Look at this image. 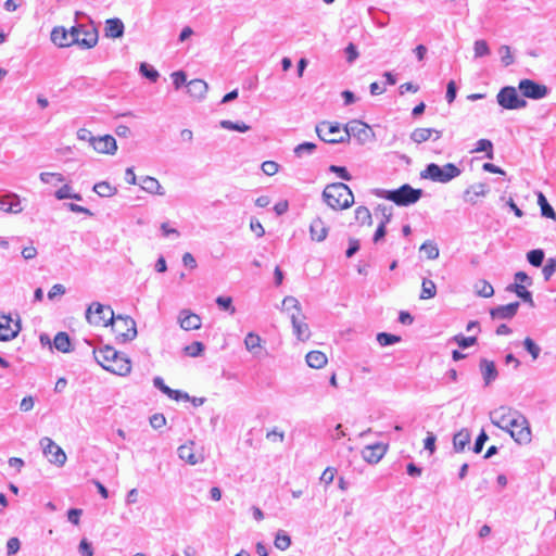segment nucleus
<instances>
[{"mask_svg": "<svg viewBox=\"0 0 556 556\" xmlns=\"http://www.w3.org/2000/svg\"><path fill=\"white\" fill-rule=\"evenodd\" d=\"M491 422L508 432L516 443L523 445L531 442V429L527 418L510 408L501 406L490 413Z\"/></svg>", "mask_w": 556, "mask_h": 556, "instance_id": "obj_1", "label": "nucleus"}, {"mask_svg": "<svg viewBox=\"0 0 556 556\" xmlns=\"http://www.w3.org/2000/svg\"><path fill=\"white\" fill-rule=\"evenodd\" d=\"M93 355L97 363L112 374L127 376L131 371L130 359L117 352L113 346L105 345L104 348L93 350Z\"/></svg>", "mask_w": 556, "mask_h": 556, "instance_id": "obj_2", "label": "nucleus"}, {"mask_svg": "<svg viewBox=\"0 0 556 556\" xmlns=\"http://www.w3.org/2000/svg\"><path fill=\"white\" fill-rule=\"evenodd\" d=\"M323 200L332 210H345L353 205L354 195L348 185L332 182L325 187Z\"/></svg>", "mask_w": 556, "mask_h": 556, "instance_id": "obj_3", "label": "nucleus"}, {"mask_svg": "<svg viewBox=\"0 0 556 556\" xmlns=\"http://www.w3.org/2000/svg\"><path fill=\"white\" fill-rule=\"evenodd\" d=\"M422 193L421 189H415L410 185L405 184L393 190H378L376 194L394 202L399 206H408L418 202Z\"/></svg>", "mask_w": 556, "mask_h": 556, "instance_id": "obj_4", "label": "nucleus"}, {"mask_svg": "<svg viewBox=\"0 0 556 556\" xmlns=\"http://www.w3.org/2000/svg\"><path fill=\"white\" fill-rule=\"evenodd\" d=\"M460 174L462 169L453 163H446L443 166L430 163L420 172V178L429 179L434 182L447 184Z\"/></svg>", "mask_w": 556, "mask_h": 556, "instance_id": "obj_5", "label": "nucleus"}, {"mask_svg": "<svg viewBox=\"0 0 556 556\" xmlns=\"http://www.w3.org/2000/svg\"><path fill=\"white\" fill-rule=\"evenodd\" d=\"M118 343L132 341L137 337V326L134 318L127 315H114L113 321L109 323Z\"/></svg>", "mask_w": 556, "mask_h": 556, "instance_id": "obj_6", "label": "nucleus"}, {"mask_svg": "<svg viewBox=\"0 0 556 556\" xmlns=\"http://www.w3.org/2000/svg\"><path fill=\"white\" fill-rule=\"evenodd\" d=\"M80 16H85V14L83 12H76L75 21L78 22V18ZM75 28H77L78 30V41H76V45H78L80 48L91 49L98 43V29L92 24V22H90L89 24L76 23Z\"/></svg>", "mask_w": 556, "mask_h": 556, "instance_id": "obj_7", "label": "nucleus"}, {"mask_svg": "<svg viewBox=\"0 0 556 556\" xmlns=\"http://www.w3.org/2000/svg\"><path fill=\"white\" fill-rule=\"evenodd\" d=\"M86 319L91 325H103L108 327L109 323L114 319V312L109 305L92 302L86 311Z\"/></svg>", "mask_w": 556, "mask_h": 556, "instance_id": "obj_8", "label": "nucleus"}, {"mask_svg": "<svg viewBox=\"0 0 556 556\" xmlns=\"http://www.w3.org/2000/svg\"><path fill=\"white\" fill-rule=\"evenodd\" d=\"M316 134L320 140L327 143H343L344 139V128L341 129L339 123H331L328 121H323L316 125Z\"/></svg>", "mask_w": 556, "mask_h": 556, "instance_id": "obj_9", "label": "nucleus"}, {"mask_svg": "<svg viewBox=\"0 0 556 556\" xmlns=\"http://www.w3.org/2000/svg\"><path fill=\"white\" fill-rule=\"evenodd\" d=\"M497 103L506 110H519L527 106V101L518 96L516 88L503 87L496 96Z\"/></svg>", "mask_w": 556, "mask_h": 556, "instance_id": "obj_10", "label": "nucleus"}, {"mask_svg": "<svg viewBox=\"0 0 556 556\" xmlns=\"http://www.w3.org/2000/svg\"><path fill=\"white\" fill-rule=\"evenodd\" d=\"M77 31L75 25L70 29L63 26H55L51 31V41L60 48L71 47L78 41Z\"/></svg>", "mask_w": 556, "mask_h": 556, "instance_id": "obj_11", "label": "nucleus"}, {"mask_svg": "<svg viewBox=\"0 0 556 556\" xmlns=\"http://www.w3.org/2000/svg\"><path fill=\"white\" fill-rule=\"evenodd\" d=\"M371 136L370 128L361 121H352L344 126V139L349 142L354 137L359 143H365Z\"/></svg>", "mask_w": 556, "mask_h": 556, "instance_id": "obj_12", "label": "nucleus"}, {"mask_svg": "<svg viewBox=\"0 0 556 556\" xmlns=\"http://www.w3.org/2000/svg\"><path fill=\"white\" fill-rule=\"evenodd\" d=\"M518 89L523 97L533 100L543 99L549 92V89L545 85L539 84L532 79H521Z\"/></svg>", "mask_w": 556, "mask_h": 556, "instance_id": "obj_13", "label": "nucleus"}, {"mask_svg": "<svg viewBox=\"0 0 556 556\" xmlns=\"http://www.w3.org/2000/svg\"><path fill=\"white\" fill-rule=\"evenodd\" d=\"M40 446L49 462L58 466H63L66 462V454L50 438L45 437L40 440Z\"/></svg>", "mask_w": 556, "mask_h": 556, "instance_id": "obj_14", "label": "nucleus"}, {"mask_svg": "<svg viewBox=\"0 0 556 556\" xmlns=\"http://www.w3.org/2000/svg\"><path fill=\"white\" fill-rule=\"evenodd\" d=\"M21 330L20 319L13 320L11 316L0 314V341L14 339Z\"/></svg>", "mask_w": 556, "mask_h": 556, "instance_id": "obj_15", "label": "nucleus"}, {"mask_svg": "<svg viewBox=\"0 0 556 556\" xmlns=\"http://www.w3.org/2000/svg\"><path fill=\"white\" fill-rule=\"evenodd\" d=\"M98 153L114 154L117 150V143L113 136L104 135L96 137L91 146Z\"/></svg>", "mask_w": 556, "mask_h": 556, "instance_id": "obj_16", "label": "nucleus"}, {"mask_svg": "<svg viewBox=\"0 0 556 556\" xmlns=\"http://www.w3.org/2000/svg\"><path fill=\"white\" fill-rule=\"evenodd\" d=\"M0 210L7 213L17 214L23 211L20 197L15 193L0 194Z\"/></svg>", "mask_w": 556, "mask_h": 556, "instance_id": "obj_17", "label": "nucleus"}, {"mask_svg": "<svg viewBox=\"0 0 556 556\" xmlns=\"http://www.w3.org/2000/svg\"><path fill=\"white\" fill-rule=\"evenodd\" d=\"M386 453L387 445H383L382 443H376L365 446V448L362 451V456L367 463L377 464Z\"/></svg>", "mask_w": 556, "mask_h": 556, "instance_id": "obj_18", "label": "nucleus"}, {"mask_svg": "<svg viewBox=\"0 0 556 556\" xmlns=\"http://www.w3.org/2000/svg\"><path fill=\"white\" fill-rule=\"evenodd\" d=\"M179 325L184 330H197L201 328V318L199 315L188 309H182L179 314Z\"/></svg>", "mask_w": 556, "mask_h": 556, "instance_id": "obj_19", "label": "nucleus"}, {"mask_svg": "<svg viewBox=\"0 0 556 556\" xmlns=\"http://www.w3.org/2000/svg\"><path fill=\"white\" fill-rule=\"evenodd\" d=\"M125 31L124 23L118 17H112L105 21L104 36L112 39L122 38Z\"/></svg>", "mask_w": 556, "mask_h": 556, "instance_id": "obj_20", "label": "nucleus"}, {"mask_svg": "<svg viewBox=\"0 0 556 556\" xmlns=\"http://www.w3.org/2000/svg\"><path fill=\"white\" fill-rule=\"evenodd\" d=\"M519 305V302L500 305L492 308L490 314L493 319H510L517 314Z\"/></svg>", "mask_w": 556, "mask_h": 556, "instance_id": "obj_21", "label": "nucleus"}, {"mask_svg": "<svg viewBox=\"0 0 556 556\" xmlns=\"http://www.w3.org/2000/svg\"><path fill=\"white\" fill-rule=\"evenodd\" d=\"M178 456L180 459L187 462L190 465H197L203 460L202 455H198L194 452V443L189 442L178 447Z\"/></svg>", "mask_w": 556, "mask_h": 556, "instance_id": "obj_22", "label": "nucleus"}, {"mask_svg": "<svg viewBox=\"0 0 556 556\" xmlns=\"http://www.w3.org/2000/svg\"><path fill=\"white\" fill-rule=\"evenodd\" d=\"M301 315H295V313L290 314V319L292 323L293 333L301 341H305L309 339L311 332L308 325L300 319Z\"/></svg>", "mask_w": 556, "mask_h": 556, "instance_id": "obj_23", "label": "nucleus"}, {"mask_svg": "<svg viewBox=\"0 0 556 556\" xmlns=\"http://www.w3.org/2000/svg\"><path fill=\"white\" fill-rule=\"evenodd\" d=\"M328 227L325 222L316 217L309 226L311 238L317 242L324 241L328 236Z\"/></svg>", "mask_w": 556, "mask_h": 556, "instance_id": "obj_24", "label": "nucleus"}, {"mask_svg": "<svg viewBox=\"0 0 556 556\" xmlns=\"http://www.w3.org/2000/svg\"><path fill=\"white\" fill-rule=\"evenodd\" d=\"M432 135H435L434 140H438L441 138L442 131L434 128H416L410 134V139L416 143H422L429 140Z\"/></svg>", "mask_w": 556, "mask_h": 556, "instance_id": "obj_25", "label": "nucleus"}, {"mask_svg": "<svg viewBox=\"0 0 556 556\" xmlns=\"http://www.w3.org/2000/svg\"><path fill=\"white\" fill-rule=\"evenodd\" d=\"M488 192L485 184H475L467 188L464 192V201L475 204L478 197H484Z\"/></svg>", "mask_w": 556, "mask_h": 556, "instance_id": "obj_26", "label": "nucleus"}, {"mask_svg": "<svg viewBox=\"0 0 556 556\" xmlns=\"http://www.w3.org/2000/svg\"><path fill=\"white\" fill-rule=\"evenodd\" d=\"M480 370H481L485 386H489L497 377V370H496L494 362L482 358L480 361Z\"/></svg>", "mask_w": 556, "mask_h": 556, "instance_id": "obj_27", "label": "nucleus"}, {"mask_svg": "<svg viewBox=\"0 0 556 556\" xmlns=\"http://www.w3.org/2000/svg\"><path fill=\"white\" fill-rule=\"evenodd\" d=\"M140 187L152 194L164 195L165 190L159 182V180L151 176H146L141 179Z\"/></svg>", "mask_w": 556, "mask_h": 556, "instance_id": "obj_28", "label": "nucleus"}, {"mask_svg": "<svg viewBox=\"0 0 556 556\" xmlns=\"http://www.w3.org/2000/svg\"><path fill=\"white\" fill-rule=\"evenodd\" d=\"M471 434L468 429L464 428L456 432L453 437V448L456 453H460L470 442Z\"/></svg>", "mask_w": 556, "mask_h": 556, "instance_id": "obj_29", "label": "nucleus"}, {"mask_svg": "<svg viewBox=\"0 0 556 556\" xmlns=\"http://www.w3.org/2000/svg\"><path fill=\"white\" fill-rule=\"evenodd\" d=\"M188 93L193 97L201 99L207 91V84L202 79H192L187 84Z\"/></svg>", "mask_w": 556, "mask_h": 556, "instance_id": "obj_30", "label": "nucleus"}, {"mask_svg": "<svg viewBox=\"0 0 556 556\" xmlns=\"http://www.w3.org/2000/svg\"><path fill=\"white\" fill-rule=\"evenodd\" d=\"M507 291L516 293L523 302L528 303L531 307L534 306L532 293L528 291L525 286L520 283H513L506 288Z\"/></svg>", "mask_w": 556, "mask_h": 556, "instance_id": "obj_31", "label": "nucleus"}, {"mask_svg": "<svg viewBox=\"0 0 556 556\" xmlns=\"http://www.w3.org/2000/svg\"><path fill=\"white\" fill-rule=\"evenodd\" d=\"M306 363L312 368H323L327 364V356L320 351H311L306 354Z\"/></svg>", "mask_w": 556, "mask_h": 556, "instance_id": "obj_32", "label": "nucleus"}, {"mask_svg": "<svg viewBox=\"0 0 556 556\" xmlns=\"http://www.w3.org/2000/svg\"><path fill=\"white\" fill-rule=\"evenodd\" d=\"M54 348L62 352L67 353L71 351V339L66 332H58L53 340Z\"/></svg>", "mask_w": 556, "mask_h": 556, "instance_id": "obj_33", "label": "nucleus"}, {"mask_svg": "<svg viewBox=\"0 0 556 556\" xmlns=\"http://www.w3.org/2000/svg\"><path fill=\"white\" fill-rule=\"evenodd\" d=\"M282 309L286 311L289 315L291 313H295V315H302L301 304L294 296H286L282 300Z\"/></svg>", "mask_w": 556, "mask_h": 556, "instance_id": "obj_34", "label": "nucleus"}, {"mask_svg": "<svg viewBox=\"0 0 556 556\" xmlns=\"http://www.w3.org/2000/svg\"><path fill=\"white\" fill-rule=\"evenodd\" d=\"M92 189L98 195L103 198L113 197L117 192V189L108 181L97 182Z\"/></svg>", "mask_w": 556, "mask_h": 556, "instance_id": "obj_35", "label": "nucleus"}, {"mask_svg": "<svg viewBox=\"0 0 556 556\" xmlns=\"http://www.w3.org/2000/svg\"><path fill=\"white\" fill-rule=\"evenodd\" d=\"M538 204L541 207L542 216L552 218V219H556V213H555L554 208L547 202L545 195L542 192H540L538 194Z\"/></svg>", "mask_w": 556, "mask_h": 556, "instance_id": "obj_36", "label": "nucleus"}, {"mask_svg": "<svg viewBox=\"0 0 556 556\" xmlns=\"http://www.w3.org/2000/svg\"><path fill=\"white\" fill-rule=\"evenodd\" d=\"M435 294H437L435 283L430 279L424 278L422 285H421L420 299H422V300L431 299V298H434Z\"/></svg>", "mask_w": 556, "mask_h": 556, "instance_id": "obj_37", "label": "nucleus"}, {"mask_svg": "<svg viewBox=\"0 0 556 556\" xmlns=\"http://www.w3.org/2000/svg\"><path fill=\"white\" fill-rule=\"evenodd\" d=\"M219 125L224 129L239 131V132H247L251 128L249 125H247L243 122H232V121H228V119L220 121Z\"/></svg>", "mask_w": 556, "mask_h": 556, "instance_id": "obj_38", "label": "nucleus"}, {"mask_svg": "<svg viewBox=\"0 0 556 556\" xmlns=\"http://www.w3.org/2000/svg\"><path fill=\"white\" fill-rule=\"evenodd\" d=\"M355 219L361 225H368L370 226L372 224V217L370 211L366 206H358L355 210Z\"/></svg>", "mask_w": 556, "mask_h": 556, "instance_id": "obj_39", "label": "nucleus"}, {"mask_svg": "<svg viewBox=\"0 0 556 556\" xmlns=\"http://www.w3.org/2000/svg\"><path fill=\"white\" fill-rule=\"evenodd\" d=\"M544 257L545 253L542 249H534L527 253L528 262L534 267L542 266Z\"/></svg>", "mask_w": 556, "mask_h": 556, "instance_id": "obj_40", "label": "nucleus"}, {"mask_svg": "<svg viewBox=\"0 0 556 556\" xmlns=\"http://www.w3.org/2000/svg\"><path fill=\"white\" fill-rule=\"evenodd\" d=\"M261 337L254 332H249L244 339L245 349L252 353H256V349L261 348Z\"/></svg>", "mask_w": 556, "mask_h": 556, "instance_id": "obj_41", "label": "nucleus"}, {"mask_svg": "<svg viewBox=\"0 0 556 556\" xmlns=\"http://www.w3.org/2000/svg\"><path fill=\"white\" fill-rule=\"evenodd\" d=\"M275 546L280 551H286L291 545V538L282 530H279L275 536Z\"/></svg>", "mask_w": 556, "mask_h": 556, "instance_id": "obj_42", "label": "nucleus"}, {"mask_svg": "<svg viewBox=\"0 0 556 556\" xmlns=\"http://www.w3.org/2000/svg\"><path fill=\"white\" fill-rule=\"evenodd\" d=\"M475 289L477 294L482 298H490L494 294L493 287L485 280L477 282Z\"/></svg>", "mask_w": 556, "mask_h": 556, "instance_id": "obj_43", "label": "nucleus"}, {"mask_svg": "<svg viewBox=\"0 0 556 556\" xmlns=\"http://www.w3.org/2000/svg\"><path fill=\"white\" fill-rule=\"evenodd\" d=\"M473 152H486V157L493 159V143L489 139H480L476 143Z\"/></svg>", "mask_w": 556, "mask_h": 556, "instance_id": "obj_44", "label": "nucleus"}, {"mask_svg": "<svg viewBox=\"0 0 556 556\" xmlns=\"http://www.w3.org/2000/svg\"><path fill=\"white\" fill-rule=\"evenodd\" d=\"M420 251L424 252L429 260H435L439 257V248L432 241H426L421 244Z\"/></svg>", "mask_w": 556, "mask_h": 556, "instance_id": "obj_45", "label": "nucleus"}, {"mask_svg": "<svg viewBox=\"0 0 556 556\" xmlns=\"http://www.w3.org/2000/svg\"><path fill=\"white\" fill-rule=\"evenodd\" d=\"M377 341L381 346H388L400 342L401 337L387 332H379L377 334Z\"/></svg>", "mask_w": 556, "mask_h": 556, "instance_id": "obj_46", "label": "nucleus"}, {"mask_svg": "<svg viewBox=\"0 0 556 556\" xmlns=\"http://www.w3.org/2000/svg\"><path fill=\"white\" fill-rule=\"evenodd\" d=\"M316 150V144L313 142H303L298 144L294 148V154L298 157H302L304 155H309Z\"/></svg>", "mask_w": 556, "mask_h": 556, "instance_id": "obj_47", "label": "nucleus"}, {"mask_svg": "<svg viewBox=\"0 0 556 556\" xmlns=\"http://www.w3.org/2000/svg\"><path fill=\"white\" fill-rule=\"evenodd\" d=\"M140 73L142 74V76H144L147 79L153 83L156 81L157 78L160 77L159 72L153 66L147 63L140 64Z\"/></svg>", "mask_w": 556, "mask_h": 556, "instance_id": "obj_48", "label": "nucleus"}, {"mask_svg": "<svg viewBox=\"0 0 556 556\" xmlns=\"http://www.w3.org/2000/svg\"><path fill=\"white\" fill-rule=\"evenodd\" d=\"M475 58H482L490 54V48L488 42L483 39H479L475 41L473 45Z\"/></svg>", "mask_w": 556, "mask_h": 556, "instance_id": "obj_49", "label": "nucleus"}, {"mask_svg": "<svg viewBox=\"0 0 556 556\" xmlns=\"http://www.w3.org/2000/svg\"><path fill=\"white\" fill-rule=\"evenodd\" d=\"M523 346L526 351L532 356L533 359H536L539 357L541 348L531 338L525 339Z\"/></svg>", "mask_w": 556, "mask_h": 556, "instance_id": "obj_50", "label": "nucleus"}, {"mask_svg": "<svg viewBox=\"0 0 556 556\" xmlns=\"http://www.w3.org/2000/svg\"><path fill=\"white\" fill-rule=\"evenodd\" d=\"M453 341L456 342L459 348L467 349L476 344L477 338L475 336L464 337L463 334H456L455 337H453Z\"/></svg>", "mask_w": 556, "mask_h": 556, "instance_id": "obj_51", "label": "nucleus"}, {"mask_svg": "<svg viewBox=\"0 0 556 556\" xmlns=\"http://www.w3.org/2000/svg\"><path fill=\"white\" fill-rule=\"evenodd\" d=\"M556 271V257H549L543 269H542V274L544 276V279L547 281L551 279V277L555 274Z\"/></svg>", "mask_w": 556, "mask_h": 556, "instance_id": "obj_52", "label": "nucleus"}, {"mask_svg": "<svg viewBox=\"0 0 556 556\" xmlns=\"http://www.w3.org/2000/svg\"><path fill=\"white\" fill-rule=\"evenodd\" d=\"M39 178L43 184H51L54 180L55 182H63L65 180L64 176L60 173H41Z\"/></svg>", "mask_w": 556, "mask_h": 556, "instance_id": "obj_53", "label": "nucleus"}, {"mask_svg": "<svg viewBox=\"0 0 556 556\" xmlns=\"http://www.w3.org/2000/svg\"><path fill=\"white\" fill-rule=\"evenodd\" d=\"M498 52L501 54L502 62L505 66H508L514 63V58L511 55L510 47L503 45L500 47Z\"/></svg>", "mask_w": 556, "mask_h": 556, "instance_id": "obj_54", "label": "nucleus"}, {"mask_svg": "<svg viewBox=\"0 0 556 556\" xmlns=\"http://www.w3.org/2000/svg\"><path fill=\"white\" fill-rule=\"evenodd\" d=\"M392 211H393L392 206L379 204L378 207L376 208V213L381 214L382 218H381L380 223L389 224L392 218V215H393Z\"/></svg>", "mask_w": 556, "mask_h": 556, "instance_id": "obj_55", "label": "nucleus"}, {"mask_svg": "<svg viewBox=\"0 0 556 556\" xmlns=\"http://www.w3.org/2000/svg\"><path fill=\"white\" fill-rule=\"evenodd\" d=\"M216 304L224 311H230L231 314L236 312V308L232 306V299L230 296H218L216 299Z\"/></svg>", "mask_w": 556, "mask_h": 556, "instance_id": "obj_56", "label": "nucleus"}, {"mask_svg": "<svg viewBox=\"0 0 556 556\" xmlns=\"http://www.w3.org/2000/svg\"><path fill=\"white\" fill-rule=\"evenodd\" d=\"M329 170L331 173L337 174L343 180L349 181V180L352 179L351 174L349 173V170L344 166L331 165L329 167Z\"/></svg>", "mask_w": 556, "mask_h": 556, "instance_id": "obj_57", "label": "nucleus"}, {"mask_svg": "<svg viewBox=\"0 0 556 556\" xmlns=\"http://www.w3.org/2000/svg\"><path fill=\"white\" fill-rule=\"evenodd\" d=\"M279 165L274 161H265L262 164V170L267 176H273L278 172Z\"/></svg>", "mask_w": 556, "mask_h": 556, "instance_id": "obj_58", "label": "nucleus"}, {"mask_svg": "<svg viewBox=\"0 0 556 556\" xmlns=\"http://www.w3.org/2000/svg\"><path fill=\"white\" fill-rule=\"evenodd\" d=\"M336 469L332 467H327L320 477V482H323L326 486L331 484L334 480Z\"/></svg>", "mask_w": 556, "mask_h": 556, "instance_id": "obj_59", "label": "nucleus"}, {"mask_svg": "<svg viewBox=\"0 0 556 556\" xmlns=\"http://www.w3.org/2000/svg\"><path fill=\"white\" fill-rule=\"evenodd\" d=\"M488 434L482 430L480 434L477 437L476 442L473 444L472 451L476 454H479L482 452L484 443L488 441Z\"/></svg>", "mask_w": 556, "mask_h": 556, "instance_id": "obj_60", "label": "nucleus"}, {"mask_svg": "<svg viewBox=\"0 0 556 556\" xmlns=\"http://www.w3.org/2000/svg\"><path fill=\"white\" fill-rule=\"evenodd\" d=\"M21 542L17 538H11L7 542V553L9 556L16 554L20 551Z\"/></svg>", "mask_w": 556, "mask_h": 556, "instance_id": "obj_61", "label": "nucleus"}, {"mask_svg": "<svg viewBox=\"0 0 556 556\" xmlns=\"http://www.w3.org/2000/svg\"><path fill=\"white\" fill-rule=\"evenodd\" d=\"M185 350L188 355L195 357V356H199L203 352L204 345L201 342H193L191 345L186 346Z\"/></svg>", "mask_w": 556, "mask_h": 556, "instance_id": "obj_62", "label": "nucleus"}, {"mask_svg": "<svg viewBox=\"0 0 556 556\" xmlns=\"http://www.w3.org/2000/svg\"><path fill=\"white\" fill-rule=\"evenodd\" d=\"M173 84L176 89H179L187 81V76L185 72L177 71L172 74Z\"/></svg>", "mask_w": 556, "mask_h": 556, "instance_id": "obj_63", "label": "nucleus"}, {"mask_svg": "<svg viewBox=\"0 0 556 556\" xmlns=\"http://www.w3.org/2000/svg\"><path fill=\"white\" fill-rule=\"evenodd\" d=\"M78 552L81 556H93V549L91 543H89L86 539H83L78 546Z\"/></svg>", "mask_w": 556, "mask_h": 556, "instance_id": "obj_64", "label": "nucleus"}]
</instances>
